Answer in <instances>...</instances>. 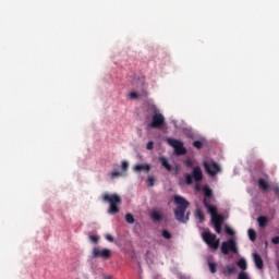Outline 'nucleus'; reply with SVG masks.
I'll return each mask as SVG.
<instances>
[{
	"label": "nucleus",
	"instance_id": "4be33fe9",
	"mask_svg": "<svg viewBox=\"0 0 279 279\" xmlns=\"http://www.w3.org/2000/svg\"><path fill=\"white\" fill-rule=\"evenodd\" d=\"M208 267H209V271L211 272V274H217V264H215V263H208Z\"/></svg>",
	"mask_w": 279,
	"mask_h": 279
},
{
	"label": "nucleus",
	"instance_id": "6ab92c4d",
	"mask_svg": "<svg viewBox=\"0 0 279 279\" xmlns=\"http://www.w3.org/2000/svg\"><path fill=\"white\" fill-rule=\"evenodd\" d=\"M236 265L240 269H242V271H245V269H247V262L244 258H240L236 262Z\"/></svg>",
	"mask_w": 279,
	"mask_h": 279
},
{
	"label": "nucleus",
	"instance_id": "a19ab883",
	"mask_svg": "<svg viewBox=\"0 0 279 279\" xmlns=\"http://www.w3.org/2000/svg\"><path fill=\"white\" fill-rule=\"evenodd\" d=\"M107 279H110V277H108Z\"/></svg>",
	"mask_w": 279,
	"mask_h": 279
},
{
	"label": "nucleus",
	"instance_id": "412c9836",
	"mask_svg": "<svg viewBox=\"0 0 279 279\" xmlns=\"http://www.w3.org/2000/svg\"><path fill=\"white\" fill-rule=\"evenodd\" d=\"M247 234L251 241H256V231L254 229H248Z\"/></svg>",
	"mask_w": 279,
	"mask_h": 279
},
{
	"label": "nucleus",
	"instance_id": "72a5a7b5",
	"mask_svg": "<svg viewBox=\"0 0 279 279\" xmlns=\"http://www.w3.org/2000/svg\"><path fill=\"white\" fill-rule=\"evenodd\" d=\"M217 234H221V225H214Z\"/></svg>",
	"mask_w": 279,
	"mask_h": 279
},
{
	"label": "nucleus",
	"instance_id": "4c0bfd02",
	"mask_svg": "<svg viewBox=\"0 0 279 279\" xmlns=\"http://www.w3.org/2000/svg\"><path fill=\"white\" fill-rule=\"evenodd\" d=\"M106 239L109 241V243H113L114 242V238L111 234H107Z\"/></svg>",
	"mask_w": 279,
	"mask_h": 279
},
{
	"label": "nucleus",
	"instance_id": "cd10ccee",
	"mask_svg": "<svg viewBox=\"0 0 279 279\" xmlns=\"http://www.w3.org/2000/svg\"><path fill=\"white\" fill-rule=\"evenodd\" d=\"M110 178L114 180V178H121V172L120 171H113L110 173Z\"/></svg>",
	"mask_w": 279,
	"mask_h": 279
},
{
	"label": "nucleus",
	"instance_id": "f8f14e48",
	"mask_svg": "<svg viewBox=\"0 0 279 279\" xmlns=\"http://www.w3.org/2000/svg\"><path fill=\"white\" fill-rule=\"evenodd\" d=\"M222 274H223V276H232V275L236 274V266H234V264H232V265H227V266L222 269Z\"/></svg>",
	"mask_w": 279,
	"mask_h": 279
},
{
	"label": "nucleus",
	"instance_id": "4468645a",
	"mask_svg": "<svg viewBox=\"0 0 279 279\" xmlns=\"http://www.w3.org/2000/svg\"><path fill=\"white\" fill-rule=\"evenodd\" d=\"M150 169L151 167L148 163L134 166V171H137V172H141V171L149 172Z\"/></svg>",
	"mask_w": 279,
	"mask_h": 279
},
{
	"label": "nucleus",
	"instance_id": "f704fd0d",
	"mask_svg": "<svg viewBox=\"0 0 279 279\" xmlns=\"http://www.w3.org/2000/svg\"><path fill=\"white\" fill-rule=\"evenodd\" d=\"M131 99H138V94L136 92H132L130 94Z\"/></svg>",
	"mask_w": 279,
	"mask_h": 279
},
{
	"label": "nucleus",
	"instance_id": "ddd939ff",
	"mask_svg": "<svg viewBox=\"0 0 279 279\" xmlns=\"http://www.w3.org/2000/svg\"><path fill=\"white\" fill-rule=\"evenodd\" d=\"M257 184L260 191H269V182L267 180L258 179Z\"/></svg>",
	"mask_w": 279,
	"mask_h": 279
},
{
	"label": "nucleus",
	"instance_id": "aec40b11",
	"mask_svg": "<svg viewBox=\"0 0 279 279\" xmlns=\"http://www.w3.org/2000/svg\"><path fill=\"white\" fill-rule=\"evenodd\" d=\"M203 193H204L205 199H210V197H213V190L208 186H205L203 189Z\"/></svg>",
	"mask_w": 279,
	"mask_h": 279
},
{
	"label": "nucleus",
	"instance_id": "0eeeda50",
	"mask_svg": "<svg viewBox=\"0 0 279 279\" xmlns=\"http://www.w3.org/2000/svg\"><path fill=\"white\" fill-rule=\"evenodd\" d=\"M93 256L94 258H105L106 260H108V258L112 256V251H110V248L99 250V247H94Z\"/></svg>",
	"mask_w": 279,
	"mask_h": 279
},
{
	"label": "nucleus",
	"instance_id": "a211bd4d",
	"mask_svg": "<svg viewBox=\"0 0 279 279\" xmlns=\"http://www.w3.org/2000/svg\"><path fill=\"white\" fill-rule=\"evenodd\" d=\"M257 222L259 228H265V226H267V223H269V219L266 216H259L257 218Z\"/></svg>",
	"mask_w": 279,
	"mask_h": 279
},
{
	"label": "nucleus",
	"instance_id": "a878e982",
	"mask_svg": "<svg viewBox=\"0 0 279 279\" xmlns=\"http://www.w3.org/2000/svg\"><path fill=\"white\" fill-rule=\"evenodd\" d=\"M196 217L197 219H199V221H204L205 217H204V213H202V210L197 209L196 210Z\"/></svg>",
	"mask_w": 279,
	"mask_h": 279
},
{
	"label": "nucleus",
	"instance_id": "c85d7f7f",
	"mask_svg": "<svg viewBox=\"0 0 279 279\" xmlns=\"http://www.w3.org/2000/svg\"><path fill=\"white\" fill-rule=\"evenodd\" d=\"M238 279H250V277L247 276V272L241 271L238 276Z\"/></svg>",
	"mask_w": 279,
	"mask_h": 279
},
{
	"label": "nucleus",
	"instance_id": "f257e3e1",
	"mask_svg": "<svg viewBox=\"0 0 279 279\" xmlns=\"http://www.w3.org/2000/svg\"><path fill=\"white\" fill-rule=\"evenodd\" d=\"M173 199L177 206L174 208V217L177 221H179V223H189L191 211L186 210L189 209V206H191V203L180 195H174Z\"/></svg>",
	"mask_w": 279,
	"mask_h": 279
},
{
	"label": "nucleus",
	"instance_id": "393cba45",
	"mask_svg": "<svg viewBox=\"0 0 279 279\" xmlns=\"http://www.w3.org/2000/svg\"><path fill=\"white\" fill-rule=\"evenodd\" d=\"M125 221L128 223H134V216L132 214H126L125 215Z\"/></svg>",
	"mask_w": 279,
	"mask_h": 279
},
{
	"label": "nucleus",
	"instance_id": "6e6552de",
	"mask_svg": "<svg viewBox=\"0 0 279 279\" xmlns=\"http://www.w3.org/2000/svg\"><path fill=\"white\" fill-rule=\"evenodd\" d=\"M204 167L205 171L211 177L217 175L221 171V168L215 161H211L209 163L205 161Z\"/></svg>",
	"mask_w": 279,
	"mask_h": 279
},
{
	"label": "nucleus",
	"instance_id": "bb28decb",
	"mask_svg": "<svg viewBox=\"0 0 279 279\" xmlns=\"http://www.w3.org/2000/svg\"><path fill=\"white\" fill-rule=\"evenodd\" d=\"M161 235L163 236V239H171V232H169L168 230H162L161 231Z\"/></svg>",
	"mask_w": 279,
	"mask_h": 279
},
{
	"label": "nucleus",
	"instance_id": "1a4fd4ad",
	"mask_svg": "<svg viewBox=\"0 0 279 279\" xmlns=\"http://www.w3.org/2000/svg\"><path fill=\"white\" fill-rule=\"evenodd\" d=\"M203 204L205 206V208L207 209V213H209V215H211V217H215L217 214V208L213 205H210V199L208 198H204Z\"/></svg>",
	"mask_w": 279,
	"mask_h": 279
},
{
	"label": "nucleus",
	"instance_id": "ea45409f",
	"mask_svg": "<svg viewBox=\"0 0 279 279\" xmlns=\"http://www.w3.org/2000/svg\"><path fill=\"white\" fill-rule=\"evenodd\" d=\"M186 166H187V167H193V162H192L191 160H187V161H186Z\"/></svg>",
	"mask_w": 279,
	"mask_h": 279
},
{
	"label": "nucleus",
	"instance_id": "2eb2a0df",
	"mask_svg": "<svg viewBox=\"0 0 279 279\" xmlns=\"http://www.w3.org/2000/svg\"><path fill=\"white\" fill-rule=\"evenodd\" d=\"M159 162L167 171H172V168L166 157H159Z\"/></svg>",
	"mask_w": 279,
	"mask_h": 279
},
{
	"label": "nucleus",
	"instance_id": "473e14b6",
	"mask_svg": "<svg viewBox=\"0 0 279 279\" xmlns=\"http://www.w3.org/2000/svg\"><path fill=\"white\" fill-rule=\"evenodd\" d=\"M89 241H92V243H98L99 242V238L97 235H90L89 236Z\"/></svg>",
	"mask_w": 279,
	"mask_h": 279
},
{
	"label": "nucleus",
	"instance_id": "9b49d317",
	"mask_svg": "<svg viewBox=\"0 0 279 279\" xmlns=\"http://www.w3.org/2000/svg\"><path fill=\"white\" fill-rule=\"evenodd\" d=\"M253 260L257 269H263L265 267L263 257H260L258 253H253Z\"/></svg>",
	"mask_w": 279,
	"mask_h": 279
},
{
	"label": "nucleus",
	"instance_id": "5701e85b",
	"mask_svg": "<svg viewBox=\"0 0 279 279\" xmlns=\"http://www.w3.org/2000/svg\"><path fill=\"white\" fill-rule=\"evenodd\" d=\"M184 178H185V184L187 185L193 184V175L185 173Z\"/></svg>",
	"mask_w": 279,
	"mask_h": 279
},
{
	"label": "nucleus",
	"instance_id": "58836bf2",
	"mask_svg": "<svg viewBox=\"0 0 279 279\" xmlns=\"http://www.w3.org/2000/svg\"><path fill=\"white\" fill-rule=\"evenodd\" d=\"M272 191H274L275 195H277V197H279V186H275L272 189Z\"/></svg>",
	"mask_w": 279,
	"mask_h": 279
},
{
	"label": "nucleus",
	"instance_id": "39448f33",
	"mask_svg": "<svg viewBox=\"0 0 279 279\" xmlns=\"http://www.w3.org/2000/svg\"><path fill=\"white\" fill-rule=\"evenodd\" d=\"M221 252L228 256L230 252L233 254H239V248L236 247V241L234 239H229L221 243Z\"/></svg>",
	"mask_w": 279,
	"mask_h": 279
},
{
	"label": "nucleus",
	"instance_id": "b1692460",
	"mask_svg": "<svg viewBox=\"0 0 279 279\" xmlns=\"http://www.w3.org/2000/svg\"><path fill=\"white\" fill-rule=\"evenodd\" d=\"M193 147L196 149H202V147H204V143L202 141H195L193 142Z\"/></svg>",
	"mask_w": 279,
	"mask_h": 279
},
{
	"label": "nucleus",
	"instance_id": "c9c22d12",
	"mask_svg": "<svg viewBox=\"0 0 279 279\" xmlns=\"http://www.w3.org/2000/svg\"><path fill=\"white\" fill-rule=\"evenodd\" d=\"M146 149H148V150L154 149V142H148L146 145Z\"/></svg>",
	"mask_w": 279,
	"mask_h": 279
},
{
	"label": "nucleus",
	"instance_id": "7ed1b4c3",
	"mask_svg": "<svg viewBox=\"0 0 279 279\" xmlns=\"http://www.w3.org/2000/svg\"><path fill=\"white\" fill-rule=\"evenodd\" d=\"M165 125V116L158 111V109H155V112L151 118V122L148 123V128H151L153 130H158Z\"/></svg>",
	"mask_w": 279,
	"mask_h": 279
},
{
	"label": "nucleus",
	"instance_id": "423d86ee",
	"mask_svg": "<svg viewBox=\"0 0 279 279\" xmlns=\"http://www.w3.org/2000/svg\"><path fill=\"white\" fill-rule=\"evenodd\" d=\"M202 236L203 241H205L211 250H219V240H217L216 234L205 231Z\"/></svg>",
	"mask_w": 279,
	"mask_h": 279
},
{
	"label": "nucleus",
	"instance_id": "f3484780",
	"mask_svg": "<svg viewBox=\"0 0 279 279\" xmlns=\"http://www.w3.org/2000/svg\"><path fill=\"white\" fill-rule=\"evenodd\" d=\"M211 221L214 226L223 223V216L217 214L216 216H211Z\"/></svg>",
	"mask_w": 279,
	"mask_h": 279
},
{
	"label": "nucleus",
	"instance_id": "e433bc0d",
	"mask_svg": "<svg viewBox=\"0 0 279 279\" xmlns=\"http://www.w3.org/2000/svg\"><path fill=\"white\" fill-rule=\"evenodd\" d=\"M271 243H274V245H279V236L272 238Z\"/></svg>",
	"mask_w": 279,
	"mask_h": 279
},
{
	"label": "nucleus",
	"instance_id": "f03ea898",
	"mask_svg": "<svg viewBox=\"0 0 279 279\" xmlns=\"http://www.w3.org/2000/svg\"><path fill=\"white\" fill-rule=\"evenodd\" d=\"M102 199L105 202H108L109 204V209H108V214L109 215H117V213H119L120 208L119 206H121V196H119L118 194H104L102 195Z\"/></svg>",
	"mask_w": 279,
	"mask_h": 279
},
{
	"label": "nucleus",
	"instance_id": "dca6fc26",
	"mask_svg": "<svg viewBox=\"0 0 279 279\" xmlns=\"http://www.w3.org/2000/svg\"><path fill=\"white\" fill-rule=\"evenodd\" d=\"M150 219L153 221H157V222L162 221V214H160V211L154 210V211L150 213Z\"/></svg>",
	"mask_w": 279,
	"mask_h": 279
},
{
	"label": "nucleus",
	"instance_id": "20e7f679",
	"mask_svg": "<svg viewBox=\"0 0 279 279\" xmlns=\"http://www.w3.org/2000/svg\"><path fill=\"white\" fill-rule=\"evenodd\" d=\"M168 145L173 147L174 154L177 156H184L186 155V148L184 147V143H182L180 140L171 138L169 137L167 140Z\"/></svg>",
	"mask_w": 279,
	"mask_h": 279
},
{
	"label": "nucleus",
	"instance_id": "c756f323",
	"mask_svg": "<svg viewBox=\"0 0 279 279\" xmlns=\"http://www.w3.org/2000/svg\"><path fill=\"white\" fill-rule=\"evenodd\" d=\"M129 167H130V163H128V161H122L121 163L122 171H128Z\"/></svg>",
	"mask_w": 279,
	"mask_h": 279
},
{
	"label": "nucleus",
	"instance_id": "7c9ffc66",
	"mask_svg": "<svg viewBox=\"0 0 279 279\" xmlns=\"http://www.w3.org/2000/svg\"><path fill=\"white\" fill-rule=\"evenodd\" d=\"M154 182H156V179L154 177H148L147 179L148 186H154Z\"/></svg>",
	"mask_w": 279,
	"mask_h": 279
},
{
	"label": "nucleus",
	"instance_id": "9d476101",
	"mask_svg": "<svg viewBox=\"0 0 279 279\" xmlns=\"http://www.w3.org/2000/svg\"><path fill=\"white\" fill-rule=\"evenodd\" d=\"M192 178H194L195 182H202V180H204L202 168L195 167L192 171Z\"/></svg>",
	"mask_w": 279,
	"mask_h": 279
},
{
	"label": "nucleus",
	"instance_id": "2f4dec72",
	"mask_svg": "<svg viewBox=\"0 0 279 279\" xmlns=\"http://www.w3.org/2000/svg\"><path fill=\"white\" fill-rule=\"evenodd\" d=\"M225 232L229 234L230 236H233L234 230H232L230 227H226Z\"/></svg>",
	"mask_w": 279,
	"mask_h": 279
}]
</instances>
